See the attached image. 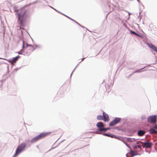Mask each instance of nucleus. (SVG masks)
Listing matches in <instances>:
<instances>
[{"mask_svg": "<svg viewBox=\"0 0 157 157\" xmlns=\"http://www.w3.org/2000/svg\"><path fill=\"white\" fill-rule=\"evenodd\" d=\"M16 14L17 17V22L20 26V29H22L25 25V22L28 17L27 11L24 8H22L20 10V12L17 13Z\"/></svg>", "mask_w": 157, "mask_h": 157, "instance_id": "f257e3e1", "label": "nucleus"}, {"mask_svg": "<svg viewBox=\"0 0 157 157\" xmlns=\"http://www.w3.org/2000/svg\"><path fill=\"white\" fill-rule=\"evenodd\" d=\"M25 48V52L27 54V56L30 55L33 51L36 48V47L34 46H32L30 44H27L26 47H25L24 46V42L23 41V49Z\"/></svg>", "mask_w": 157, "mask_h": 157, "instance_id": "f03ea898", "label": "nucleus"}, {"mask_svg": "<svg viewBox=\"0 0 157 157\" xmlns=\"http://www.w3.org/2000/svg\"><path fill=\"white\" fill-rule=\"evenodd\" d=\"M26 146V144L25 143H22L20 145L18 146L16 150L14 156H16L22 151L25 149Z\"/></svg>", "mask_w": 157, "mask_h": 157, "instance_id": "7ed1b4c3", "label": "nucleus"}, {"mask_svg": "<svg viewBox=\"0 0 157 157\" xmlns=\"http://www.w3.org/2000/svg\"><path fill=\"white\" fill-rule=\"evenodd\" d=\"M147 120L148 122L150 123H155L157 122V116L154 115L150 116L147 118Z\"/></svg>", "mask_w": 157, "mask_h": 157, "instance_id": "20e7f679", "label": "nucleus"}, {"mask_svg": "<svg viewBox=\"0 0 157 157\" xmlns=\"http://www.w3.org/2000/svg\"><path fill=\"white\" fill-rule=\"evenodd\" d=\"M121 120V118H115L113 121L111 122L109 124L110 126H113L118 123Z\"/></svg>", "mask_w": 157, "mask_h": 157, "instance_id": "39448f33", "label": "nucleus"}, {"mask_svg": "<svg viewBox=\"0 0 157 157\" xmlns=\"http://www.w3.org/2000/svg\"><path fill=\"white\" fill-rule=\"evenodd\" d=\"M51 133V132H50L41 133L39 135H38V136L40 140L47 136H48Z\"/></svg>", "mask_w": 157, "mask_h": 157, "instance_id": "423d86ee", "label": "nucleus"}, {"mask_svg": "<svg viewBox=\"0 0 157 157\" xmlns=\"http://www.w3.org/2000/svg\"><path fill=\"white\" fill-rule=\"evenodd\" d=\"M143 146L144 147H145L147 148H151L152 145V144L150 142H145L143 144Z\"/></svg>", "mask_w": 157, "mask_h": 157, "instance_id": "0eeeda50", "label": "nucleus"}, {"mask_svg": "<svg viewBox=\"0 0 157 157\" xmlns=\"http://www.w3.org/2000/svg\"><path fill=\"white\" fill-rule=\"evenodd\" d=\"M103 120L105 121L106 122L109 121V118L108 115L107 114L105 113L104 112H103Z\"/></svg>", "mask_w": 157, "mask_h": 157, "instance_id": "6e6552de", "label": "nucleus"}, {"mask_svg": "<svg viewBox=\"0 0 157 157\" xmlns=\"http://www.w3.org/2000/svg\"><path fill=\"white\" fill-rule=\"evenodd\" d=\"M40 140V139L39 138V137L38 135L33 138L30 141V142L32 143H33L39 140Z\"/></svg>", "mask_w": 157, "mask_h": 157, "instance_id": "1a4fd4ad", "label": "nucleus"}, {"mask_svg": "<svg viewBox=\"0 0 157 157\" xmlns=\"http://www.w3.org/2000/svg\"><path fill=\"white\" fill-rule=\"evenodd\" d=\"M19 57V56H18L14 58H13L12 60H9V62L11 63H15L16 61H17Z\"/></svg>", "mask_w": 157, "mask_h": 157, "instance_id": "9d476101", "label": "nucleus"}, {"mask_svg": "<svg viewBox=\"0 0 157 157\" xmlns=\"http://www.w3.org/2000/svg\"><path fill=\"white\" fill-rule=\"evenodd\" d=\"M149 47L157 53V47L152 44H149Z\"/></svg>", "mask_w": 157, "mask_h": 157, "instance_id": "9b49d317", "label": "nucleus"}, {"mask_svg": "<svg viewBox=\"0 0 157 157\" xmlns=\"http://www.w3.org/2000/svg\"><path fill=\"white\" fill-rule=\"evenodd\" d=\"M145 132L143 130H140L138 132V135L139 136H142L144 135Z\"/></svg>", "mask_w": 157, "mask_h": 157, "instance_id": "f8f14e48", "label": "nucleus"}, {"mask_svg": "<svg viewBox=\"0 0 157 157\" xmlns=\"http://www.w3.org/2000/svg\"><path fill=\"white\" fill-rule=\"evenodd\" d=\"M97 126L98 128H101L104 126L103 123L101 122H99L97 124Z\"/></svg>", "mask_w": 157, "mask_h": 157, "instance_id": "ddd939ff", "label": "nucleus"}, {"mask_svg": "<svg viewBox=\"0 0 157 157\" xmlns=\"http://www.w3.org/2000/svg\"><path fill=\"white\" fill-rule=\"evenodd\" d=\"M149 132L151 134H156V132H157V131L153 128H151L150 129Z\"/></svg>", "mask_w": 157, "mask_h": 157, "instance_id": "4468645a", "label": "nucleus"}, {"mask_svg": "<svg viewBox=\"0 0 157 157\" xmlns=\"http://www.w3.org/2000/svg\"><path fill=\"white\" fill-rule=\"evenodd\" d=\"M109 128H100L99 129V130L100 131H105L109 130Z\"/></svg>", "mask_w": 157, "mask_h": 157, "instance_id": "2eb2a0df", "label": "nucleus"}, {"mask_svg": "<svg viewBox=\"0 0 157 157\" xmlns=\"http://www.w3.org/2000/svg\"><path fill=\"white\" fill-rule=\"evenodd\" d=\"M97 118L98 120H103V117L101 115H98L97 116Z\"/></svg>", "mask_w": 157, "mask_h": 157, "instance_id": "dca6fc26", "label": "nucleus"}, {"mask_svg": "<svg viewBox=\"0 0 157 157\" xmlns=\"http://www.w3.org/2000/svg\"><path fill=\"white\" fill-rule=\"evenodd\" d=\"M129 153L132 157H133L134 155H136V154L132 151H131Z\"/></svg>", "mask_w": 157, "mask_h": 157, "instance_id": "f3484780", "label": "nucleus"}, {"mask_svg": "<svg viewBox=\"0 0 157 157\" xmlns=\"http://www.w3.org/2000/svg\"><path fill=\"white\" fill-rule=\"evenodd\" d=\"M131 33L133 34H134V35H135L136 36H140V35L138 34L137 33H136V32H135L134 31H131Z\"/></svg>", "mask_w": 157, "mask_h": 157, "instance_id": "a211bd4d", "label": "nucleus"}, {"mask_svg": "<svg viewBox=\"0 0 157 157\" xmlns=\"http://www.w3.org/2000/svg\"><path fill=\"white\" fill-rule=\"evenodd\" d=\"M105 135L106 136H109L112 137H113L114 136H115L114 135L112 136H110L109 135L107 134H105Z\"/></svg>", "mask_w": 157, "mask_h": 157, "instance_id": "6ab92c4d", "label": "nucleus"}, {"mask_svg": "<svg viewBox=\"0 0 157 157\" xmlns=\"http://www.w3.org/2000/svg\"><path fill=\"white\" fill-rule=\"evenodd\" d=\"M154 128L155 129L157 128V125L154 126Z\"/></svg>", "mask_w": 157, "mask_h": 157, "instance_id": "aec40b11", "label": "nucleus"}, {"mask_svg": "<svg viewBox=\"0 0 157 157\" xmlns=\"http://www.w3.org/2000/svg\"><path fill=\"white\" fill-rule=\"evenodd\" d=\"M138 147L139 148H141V147H140V146L138 145Z\"/></svg>", "mask_w": 157, "mask_h": 157, "instance_id": "412c9836", "label": "nucleus"}, {"mask_svg": "<svg viewBox=\"0 0 157 157\" xmlns=\"http://www.w3.org/2000/svg\"><path fill=\"white\" fill-rule=\"evenodd\" d=\"M67 17L68 18H69V19H71V20H72V19H71V18H70V17Z\"/></svg>", "mask_w": 157, "mask_h": 157, "instance_id": "4be33fe9", "label": "nucleus"}, {"mask_svg": "<svg viewBox=\"0 0 157 157\" xmlns=\"http://www.w3.org/2000/svg\"><path fill=\"white\" fill-rule=\"evenodd\" d=\"M84 59V58H83V59H82V61L83 60V59Z\"/></svg>", "mask_w": 157, "mask_h": 157, "instance_id": "5701e85b", "label": "nucleus"}, {"mask_svg": "<svg viewBox=\"0 0 157 157\" xmlns=\"http://www.w3.org/2000/svg\"><path fill=\"white\" fill-rule=\"evenodd\" d=\"M126 156H127V157H128V156L127 155H126Z\"/></svg>", "mask_w": 157, "mask_h": 157, "instance_id": "b1692460", "label": "nucleus"}]
</instances>
